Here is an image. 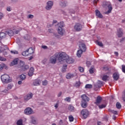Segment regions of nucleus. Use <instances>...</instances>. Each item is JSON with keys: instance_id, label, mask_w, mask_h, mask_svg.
<instances>
[{"instance_id": "1", "label": "nucleus", "mask_w": 125, "mask_h": 125, "mask_svg": "<svg viewBox=\"0 0 125 125\" xmlns=\"http://www.w3.org/2000/svg\"><path fill=\"white\" fill-rule=\"evenodd\" d=\"M58 59L60 63H67L68 64H72L74 62V59L72 58H69V56L66 54V53L61 52L58 53V54H56L53 56L51 57L50 58V62L52 64H55L56 63V60Z\"/></svg>"}, {"instance_id": "2", "label": "nucleus", "mask_w": 125, "mask_h": 125, "mask_svg": "<svg viewBox=\"0 0 125 125\" xmlns=\"http://www.w3.org/2000/svg\"><path fill=\"white\" fill-rule=\"evenodd\" d=\"M82 99L81 106L83 108H86L87 107V102L89 101V98L86 95H83L81 96Z\"/></svg>"}, {"instance_id": "3", "label": "nucleus", "mask_w": 125, "mask_h": 125, "mask_svg": "<svg viewBox=\"0 0 125 125\" xmlns=\"http://www.w3.org/2000/svg\"><path fill=\"white\" fill-rule=\"evenodd\" d=\"M1 80L3 83H11L12 81L9 75L7 74H3L1 76Z\"/></svg>"}, {"instance_id": "4", "label": "nucleus", "mask_w": 125, "mask_h": 125, "mask_svg": "<svg viewBox=\"0 0 125 125\" xmlns=\"http://www.w3.org/2000/svg\"><path fill=\"white\" fill-rule=\"evenodd\" d=\"M58 33L61 36H63L64 34V29H63V27H64V22L63 21H61L58 24Z\"/></svg>"}, {"instance_id": "5", "label": "nucleus", "mask_w": 125, "mask_h": 125, "mask_svg": "<svg viewBox=\"0 0 125 125\" xmlns=\"http://www.w3.org/2000/svg\"><path fill=\"white\" fill-rule=\"evenodd\" d=\"M19 62L20 65H19V67H24V65H25V62H24L22 61H19V59L17 58L13 60V61L11 63L10 66H14V65H16L17 63Z\"/></svg>"}, {"instance_id": "6", "label": "nucleus", "mask_w": 125, "mask_h": 125, "mask_svg": "<svg viewBox=\"0 0 125 125\" xmlns=\"http://www.w3.org/2000/svg\"><path fill=\"white\" fill-rule=\"evenodd\" d=\"M21 30H22L21 28H17V29L16 30L14 29L13 31L10 30L8 31L7 34L9 36H10V37H11V36H13V35H14V33L15 34H18V33H19Z\"/></svg>"}, {"instance_id": "7", "label": "nucleus", "mask_w": 125, "mask_h": 125, "mask_svg": "<svg viewBox=\"0 0 125 125\" xmlns=\"http://www.w3.org/2000/svg\"><path fill=\"white\" fill-rule=\"evenodd\" d=\"M81 115L83 119H86L89 116V112L86 109H83L81 111Z\"/></svg>"}, {"instance_id": "8", "label": "nucleus", "mask_w": 125, "mask_h": 125, "mask_svg": "<svg viewBox=\"0 0 125 125\" xmlns=\"http://www.w3.org/2000/svg\"><path fill=\"white\" fill-rule=\"evenodd\" d=\"M83 26L80 23H76L75 25L74 26V29L77 32H80V31H82L83 30Z\"/></svg>"}, {"instance_id": "9", "label": "nucleus", "mask_w": 125, "mask_h": 125, "mask_svg": "<svg viewBox=\"0 0 125 125\" xmlns=\"http://www.w3.org/2000/svg\"><path fill=\"white\" fill-rule=\"evenodd\" d=\"M79 46L80 50L85 52L86 50V46L85 44L82 42H79Z\"/></svg>"}, {"instance_id": "10", "label": "nucleus", "mask_w": 125, "mask_h": 125, "mask_svg": "<svg viewBox=\"0 0 125 125\" xmlns=\"http://www.w3.org/2000/svg\"><path fill=\"white\" fill-rule=\"evenodd\" d=\"M53 6V2L52 1H48L47 2V5L45 7V9L46 10H50L51 8H52V6Z\"/></svg>"}, {"instance_id": "11", "label": "nucleus", "mask_w": 125, "mask_h": 125, "mask_svg": "<svg viewBox=\"0 0 125 125\" xmlns=\"http://www.w3.org/2000/svg\"><path fill=\"white\" fill-rule=\"evenodd\" d=\"M117 32L118 37L122 38L123 37V35H124L123 29H122L121 28H118L117 30Z\"/></svg>"}, {"instance_id": "12", "label": "nucleus", "mask_w": 125, "mask_h": 125, "mask_svg": "<svg viewBox=\"0 0 125 125\" xmlns=\"http://www.w3.org/2000/svg\"><path fill=\"white\" fill-rule=\"evenodd\" d=\"M32 113L33 110H32V108L30 107H28L24 110V114H25V115H31Z\"/></svg>"}, {"instance_id": "13", "label": "nucleus", "mask_w": 125, "mask_h": 125, "mask_svg": "<svg viewBox=\"0 0 125 125\" xmlns=\"http://www.w3.org/2000/svg\"><path fill=\"white\" fill-rule=\"evenodd\" d=\"M103 84V82L101 81H98L97 83V84L95 85V90H97V89L96 88L98 87V88H100L101 86H102V85Z\"/></svg>"}, {"instance_id": "14", "label": "nucleus", "mask_w": 125, "mask_h": 125, "mask_svg": "<svg viewBox=\"0 0 125 125\" xmlns=\"http://www.w3.org/2000/svg\"><path fill=\"white\" fill-rule=\"evenodd\" d=\"M113 78L114 81H118L120 78V74H119V73L115 72L113 75Z\"/></svg>"}, {"instance_id": "15", "label": "nucleus", "mask_w": 125, "mask_h": 125, "mask_svg": "<svg viewBox=\"0 0 125 125\" xmlns=\"http://www.w3.org/2000/svg\"><path fill=\"white\" fill-rule=\"evenodd\" d=\"M34 72H35V69H34V67H31L28 73V75L29 77H32V76L34 75Z\"/></svg>"}, {"instance_id": "16", "label": "nucleus", "mask_w": 125, "mask_h": 125, "mask_svg": "<svg viewBox=\"0 0 125 125\" xmlns=\"http://www.w3.org/2000/svg\"><path fill=\"white\" fill-rule=\"evenodd\" d=\"M33 97V94L32 93H29L26 96L24 97V100H29V99H31Z\"/></svg>"}, {"instance_id": "17", "label": "nucleus", "mask_w": 125, "mask_h": 125, "mask_svg": "<svg viewBox=\"0 0 125 125\" xmlns=\"http://www.w3.org/2000/svg\"><path fill=\"white\" fill-rule=\"evenodd\" d=\"M95 12L96 15V16H97V17H99V18H103V16L102 15L101 13H100V11H99V10H96L95 11Z\"/></svg>"}, {"instance_id": "18", "label": "nucleus", "mask_w": 125, "mask_h": 125, "mask_svg": "<svg viewBox=\"0 0 125 125\" xmlns=\"http://www.w3.org/2000/svg\"><path fill=\"white\" fill-rule=\"evenodd\" d=\"M101 101H102V98L101 97H97L96 102L95 103L96 105H99L100 103H101Z\"/></svg>"}, {"instance_id": "19", "label": "nucleus", "mask_w": 125, "mask_h": 125, "mask_svg": "<svg viewBox=\"0 0 125 125\" xmlns=\"http://www.w3.org/2000/svg\"><path fill=\"white\" fill-rule=\"evenodd\" d=\"M75 77V75H74V74L72 73H68L66 76V78L67 79H72V78H74Z\"/></svg>"}, {"instance_id": "20", "label": "nucleus", "mask_w": 125, "mask_h": 125, "mask_svg": "<svg viewBox=\"0 0 125 125\" xmlns=\"http://www.w3.org/2000/svg\"><path fill=\"white\" fill-rule=\"evenodd\" d=\"M83 52H84V51L82 50H78L77 51V55L78 57H81L82 54H83Z\"/></svg>"}, {"instance_id": "21", "label": "nucleus", "mask_w": 125, "mask_h": 125, "mask_svg": "<svg viewBox=\"0 0 125 125\" xmlns=\"http://www.w3.org/2000/svg\"><path fill=\"white\" fill-rule=\"evenodd\" d=\"M27 52H28V55H32L33 53H34V50L33 49V48H29L27 50Z\"/></svg>"}, {"instance_id": "22", "label": "nucleus", "mask_w": 125, "mask_h": 125, "mask_svg": "<svg viewBox=\"0 0 125 125\" xmlns=\"http://www.w3.org/2000/svg\"><path fill=\"white\" fill-rule=\"evenodd\" d=\"M40 83H41V81H40L39 80H36L33 82V85H35L36 86L40 85Z\"/></svg>"}, {"instance_id": "23", "label": "nucleus", "mask_w": 125, "mask_h": 125, "mask_svg": "<svg viewBox=\"0 0 125 125\" xmlns=\"http://www.w3.org/2000/svg\"><path fill=\"white\" fill-rule=\"evenodd\" d=\"M95 72V69L94 68V66H92L89 69V73L90 74H93Z\"/></svg>"}, {"instance_id": "24", "label": "nucleus", "mask_w": 125, "mask_h": 125, "mask_svg": "<svg viewBox=\"0 0 125 125\" xmlns=\"http://www.w3.org/2000/svg\"><path fill=\"white\" fill-rule=\"evenodd\" d=\"M31 120L32 124H33V125H36L37 124V121H36V119L34 117H31Z\"/></svg>"}, {"instance_id": "25", "label": "nucleus", "mask_w": 125, "mask_h": 125, "mask_svg": "<svg viewBox=\"0 0 125 125\" xmlns=\"http://www.w3.org/2000/svg\"><path fill=\"white\" fill-rule=\"evenodd\" d=\"M68 109L69 111H70V112H73V111L75 110V107H74V106H73L72 105H69L68 106Z\"/></svg>"}, {"instance_id": "26", "label": "nucleus", "mask_w": 125, "mask_h": 125, "mask_svg": "<svg viewBox=\"0 0 125 125\" xmlns=\"http://www.w3.org/2000/svg\"><path fill=\"white\" fill-rule=\"evenodd\" d=\"M22 55L23 56H29V53L28 52L27 50H26L25 51H23L22 53Z\"/></svg>"}, {"instance_id": "27", "label": "nucleus", "mask_w": 125, "mask_h": 125, "mask_svg": "<svg viewBox=\"0 0 125 125\" xmlns=\"http://www.w3.org/2000/svg\"><path fill=\"white\" fill-rule=\"evenodd\" d=\"M66 69H67V65L65 64L62 66V73H65V72H66Z\"/></svg>"}, {"instance_id": "28", "label": "nucleus", "mask_w": 125, "mask_h": 125, "mask_svg": "<svg viewBox=\"0 0 125 125\" xmlns=\"http://www.w3.org/2000/svg\"><path fill=\"white\" fill-rule=\"evenodd\" d=\"M17 125H23V121L21 119L18 120L17 122Z\"/></svg>"}, {"instance_id": "29", "label": "nucleus", "mask_w": 125, "mask_h": 125, "mask_svg": "<svg viewBox=\"0 0 125 125\" xmlns=\"http://www.w3.org/2000/svg\"><path fill=\"white\" fill-rule=\"evenodd\" d=\"M108 78H109V76L105 75L103 76V77L102 78V80H103V81L106 82V81H107L108 80Z\"/></svg>"}, {"instance_id": "30", "label": "nucleus", "mask_w": 125, "mask_h": 125, "mask_svg": "<svg viewBox=\"0 0 125 125\" xmlns=\"http://www.w3.org/2000/svg\"><path fill=\"white\" fill-rule=\"evenodd\" d=\"M6 34L3 33V32H1L0 33V38L1 39H3V38H5V36H6Z\"/></svg>"}, {"instance_id": "31", "label": "nucleus", "mask_w": 125, "mask_h": 125, "mask_svg": "<svg viewBox=\"0 0 125 125\" xmlns=\"http://www.w3.org/2000/svg\"><path fill=\"white\" fill-rule=\"evenodd\" d=\"M116 108L117 109H121V108H122V105L121 104V103L119 102H117L116 103Z\"/></svg>"}, {"instance_id": "32", "label": "nucleus", "mask_w": 125, "mask_h": 125, "mask_svg": "<svg viewBox=\"0 0 125 125\" xmlns=\"http://www.w3.org/2000/svg\"><path fill=\"white\" fill-rule=\"evenodd\" d=\"M85 88H88V89L92 88V85L90 84H87L85 86Z\"/></svg>"}, {"instance_id": "33", "label": "nucleus", "mask_w": 125, "mask_h": 125, "mask_svg": "<svg viewBox=\"0 0 125 125\" xmlns=\"http://www.w3.org/2000/svg\"><path fill=\"white\" fill-rule=\"evenodd\" d=\"M20 78L21 80H22V81H24V80H25V79H26V75H24V74H21L20 76Z\"/></svg>"}, {"instance_id": "34", "label": "nucleus", "mask_w": 125, "mask_h": 125, "mask_svg": "<svg viewBox=\"0 0 125 125\" xmlns=\"http://www.w3.org/2000/svg\"><path fill=\"white\" fill-rule=\"evenodd\" d=\"M62 13L63 14H64V15H69V13H70V11L67 10L65 11H63Z\"/></svg>"}, {"instance_id": "35", "label": "nucleus", "mask_w": 125, "mask_h": 125, "mask_svg": "<svg viewBox=\"0 0 125 125\" xmlns=\"http://www.w3.org/2000/svg\"><path fill=\"white\" fill-rule=\"evenodd\" d=\"M96 43H97V44H98V45H99V46H101V47L103 46V44L102 43V42H99V41H97V42H96Z\"/></svg>"}, {"instance_id": "36", "label": "nucleus", "mask_w": 125, "mask_h": 125, "mask_svg": "<svg viewBox=\"0 0 125 125\" xmlns=\"http://www.w3.org/2000/svg\"><path fill=\"white\" fill-rule=\"evenodd\" d=\"M105 107H106V104H104L99 105V108L100 109H103V108H105Z\"/></svg>"}, {"instance_id": "37", "label": "nucleus", "mask_w": 125, "mask_h": 125, "mask_svg": "<svg viewBox=\"0 0 125 125\" xmlns=\"http://www.w3.org/2000/svg\"><path fill=\"white\" fill-rule=\"evenodd\" d=\"M5 67V64H0V71H1Z\"/></svg>"}, {"instance_id": "38", "label": "nucleus", "mask_w": 125, "mask_h": 125, "mask_svg": "<svg viewBox=\"0 0 125 125\" xmlns=\"http://www.w3.org/2000/svg\"><path fill=\"white\" fill-rule=\"evenodd\" d=\"M13 86H14L13 84H8V85L7 86V89H11Z\"/></svg>"}, {"instance_id": "39", "label": "nucleus", "mask_w": 125, "mask_h": 125, "mask_svg": "<svg viewBox=\"0 0 125 125\" xmlns=\"http://www.w3.org/2000/svg\"><path fill=\"white\" fill-rule=\"evenodd\" d=\"M69 120L70 122H73L74 121V117H73V116L72 115L69 116Z\"/></svg>"}, {"instance_id": "40", "label": "nucleus", "mask_w": 125, "mask_h": 125, "mask_svg": "<svg viewBox=\"0 0 125 125\" xmlns=\"http://www.w3.org/2000/svg\"><path fill=\"white\" fill-rule=\"evenodd\" d=\"M80 85H81V82H80V81L76 83L75 86H76V87H79Z\"/></svg>"}, {"instance_id": "41", "label": "nucleus", "mask_w": 125, "mask_h": 125, "mask_svg": "<svg viewBox=\"0 0 125 125\" xmlns=\"http://www.w3.org/2000/svg\"><path fill=\"white\" fill-rule=\"evenodd\" d=\"M111 113L114 114V115H118V111L116 110H110Z\"/></svg>"}, {"instance_id": "42", "label": "nucleus", "mask_w": 125, "mask_h": 125, "mask_svg": "<svg viewBox=\"0 0 125 125\" xmlns=\"http://www.w3.org/2000/svg\"><path fill=\"white\" fill-rule=\"evenodd\" d=\"M61 5L62 7L66 6V5H67V1H64L63 3H61Z\"/></svg>"}, {"instance_id": "43", "label": "nucleus", "mask_w": 125, "mask_h": 125, "mask_svg": "<svg viewBox=\"0 0 125 125\" xmlns=\"http://www.w3.org/2000/svg\"><path fill=\"white\" fill-rule=\"evenodd\" d=\"M4 17V15L2 13L0 12V20H1L2 18Z\"/></svg>"}, {"instance_id": "44", "label": "nucleus", "mask_w": 125, "mask_h": 125, "mask_svg": "<svg viewBox=\"0 0 125 125\" xmlns=\"http://www.w3.org/2000/svg\"><path fill=\"white\" fill-rule=\"evenodd\" d=\"M65 101H67V102H70L71 101V98L67 97L64 99Z\"/></svg>"}, {"instance_id": "45", "label": "nucleus", "mask_w": 125, "mask_h": 125, "mask_svg": "<svg viewBox=\"0 0 125 125\" xmlns=\"http://www.w3.org/2000/svg\"><path fill=\"white\" fill-rule=\"evenodd\" d=\"M103 69L104 71H107L109 70V67H108V66L105 65Z\"/></svg>"}, {"instance_id": "46", "label": "nucleus", "mask_w": 125, "mask_h": 125, "mask_svg": "<svg viewBox=\"0 0 125 125\" xmlns=\"http://www.w3.org/2000/svg\"><path fill=\"white\" fill-rule=\"evenodd\" d=\"M11 53H13V54H18V51H11Z\"/></svg>"}, {"instance_id": "47", "label": "nucleus", "mask_w": 125, "mask_h": 125, "mask_svg": "<svg viewBox=\"0 0 125 125\" xmlns=\"http://www.w3.org/2000/svg\"><path fill=\"white\" fill-rule=\"evenodd\" d=\"M5 60H6V59H5V58L0 56V61H5Z\"/></svg>"}, {"instance_id": "48", "label": "nucleus", "mask_w": 125, "mask_h": 125, "mask_svg": "<svg viewBox=\"0 0 125 125\" xmlns=\"http://www.w3.org/2000/svg\"><path fill=\"white\" fill-rule=\"evenodd\" d=\"M42 84H43V85H46V84H47V81L45 80V81H43Z\"/></svg>"}, {"instance_id": "49", "label": "nucleus", "mask_w": 125, "mask_h": 125, "mask_svg": "<svg viewBox=\"0 0 125 125\" xmlns=\"http://www.w3.org/2000/svg\"><path fill=\"white\" fill-rule=\"evenodd\" d=\"M79 70L80 72H81V73H83V71H84L83 68L82 67H79Z\"/></svg>"}, {"instance_id": "50", "label": "nucleus", "mask_w": 125, "mask_h": 125, "mask_svg": "<svg viewBox=\"0 0 125 125\" xmlns=\"http://www.w3.org/2000/svg\"><path fill=\"white\" fill-rule=\"evenodd\" d=\"M3 51H4L3 48H2V47H0V53H2Z\"/></svg>"}, {"instance_id": "51", "label": "nucleus", "mask_w": 125, "mask_h": 125, "mask_svg": "<svg viewBox=\"0 0 125 125\" xmlns=\"http://www.w3.org/2000/svg\"><path fill=\"white\" fill-rule=\"evenodd\" d=\"M86 64V66L87 67H89V66H90V64H90V62H87Z\"/></svg>"}, {"instance_id": "52", "label": "nucleus", "mask_w": 125, "mask_h": 125, "mask_svg": "<svg viewBox=\"0 0 125 125\" xmlns=\"http://www.w3.org/2000/svg\"><path fill=\"white\" fill-rule=\"evenodd\" d=\"M11 10V7H10V6L7 7L6 8V10L7 11H10Z\"/></svg>"}, {"instance_id": "53", "label": "nucleus", "mask_w": 125, "mask_h": 125, "mask_svg": "<svg viewBox=\"0 0 125 125\" xmlns=\"http://www.w3.org/2000/svg\"><path fill=\"white\" fill-rule=\"evenodd\" d=\"M108 10L107 12H105V14H109L110 13V7H109V6H108Z\"/></svg>"}, {"instance_id": "54", "label": "nucleus", "mask_w": 125, "mask_h": 125, "mask_svg": "<svg viewBox=\"0 0 125 125\" xmlns=\"http://www.w3.org/2000/svg\"><path fill=\"white\" fill-rule=\"evenodd\" d=\"M42 48H43V49H47V46L46 45H42Z\"/></svg>"}, {"instance_id": "55", "label": "nucleus", "mask_w": 125, "mask_h": 125, "mask_svg": "<svg viewBox=\"0 0 125 125\" xmlns=\"http://www.w3.org/2000/svg\"><path fill=\"white\" fill-rule=\"evenodd\" d=\"M28 17V18L32 19L34 18V16L33 15H29Z\"/></svg>"}, {"instance_id": "56", "label": "nucleus", "mask_w": 125, "mask_h": 125, "mask_svg": "<svg viewBox=\"0 0 125 125\" xmlns=\"http://www.w3.org/2000/svg\"><path fill=\"white\" fill-rule=\"evenodd\" d=\"M46 61H47V60H46V59H45L42 61V62L43 64H45V63H46Z\"/></svg>"}, {"instance_id": "57", "label": "nucleus", "mask_w": 125, "mask_h": 125, "mask_svg": "<svg viewBox=\"0 0 125 125\" xmlns=\"http://www.w3.org/2000/svg\"><path fill=\"white\" fill-rule=\"evenodd\" d=\"M24 69H25V70H27V69H29V66L28 65H25L24 66Z\"/></svg>"}, {"instance_id": "58", "label": "nucleus", "mask_w": 125, "mask_h": 125, "mask_svg": "<svg viewBox=\"0 0 125 125\" xmlns=\"http://www.w3.org/2000/svg\"><path fill=\"white\" fill-rule=\"evenodd\" d=\"M59 125H63V121L62 120H61L59 122Z\"/></svg>"}, {"instance_id": "59", "label": "nucleus", "mask_w": 125, "mask_h": 125, "mask_svg": "<svg viewBox=\"0 0 125 125\" xmlns=\"http://www.w3.org/2000/svg\"><path fill=\"white\" fill-rule=\"evenodd\" d=\"M112 119L113 120H114L115 121V120H116V119H117V116H116V115H113V117H112Z\"/></svg>"}, {"instance_id": "60", "label": "nucleus", "mask_w": 125, "mask_h": 125, "mask_svg": "<svg viewBox=\"0 0 125 125\" xmlns=\"http://www.w3.org/2000/svg\"><path fill=\"white\" fill-rule=\"evenodd\" d=\"M25 40H29V35H26V36L24 37Z\"/></svg>"}, {"instance_id": "61", "label": "nucleus", "mask_w": 125, "mask_h": 125, "mask_svg": "<svg viewBox=\"0 0 125 125\" xmlns=\"http://www.w3.org/2000/svg\"><path fill=\"white\" fill-rule=\"evenodd\" d=\"M98 0H94V4H96V3H97V2H98Z\"/></svg>"}, {"instance_id": "62", "label": "nucleus", "mask_w": 125, "mask_h": 125, "mask_svg": "<svg viewBox=\"0 0 125 125\" xmlns=\"http://www.w3.org/2000/svg\"><path fill=\"white\" fill-rule=\"evenodd\" d=\"M48 32L49 33H52L53 32V30L51 29H48Z\"/></svg>"}, {"instance_id": "63", "label": "nucleus", "mask_w": 125, "mask_h": 125, "mask_svg": "<svg viewBox=\"0 0 125 125\" xmlns=\"http://www.w3.org/2000/svg\"><path fill=\"white\" fill-rule=\"evenodd\" d=\"M114 54H115L116 56H119V53H118V52H114Z\"/></svg>"}, {"instance_id": "64", "label": "nucleus", "mask_w": 125, "mask_h": 125, "mask_svg": "<svg viewBox=\"0 0 125 125\" xmlns=\"http://www.w3.org/2000/svg\"><path fill=\"white\" fill-rule=\"evenodd\" d=\"M97 125H102V123L101 122L98 121L97 122Z\"/></svg>"}]
</instances>
